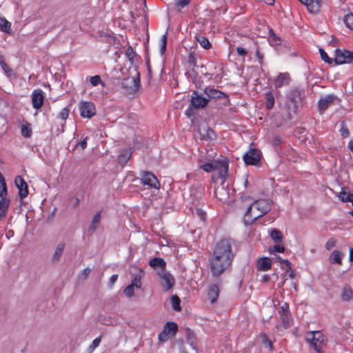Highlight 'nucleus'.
I'll list each match as a JSON object with an SVG mask.
<instances>
[{
  "label": "nucleus",
  "instance_id": "1",
  "mask_svg": "<svg viewBox=\"0 0 353 353\" xmlns=\"http://www.w3.org/2000/svg\"><path fill=\"white\" fill-rule=\"evenodd\" d=\"M271 208L272 201L269 199H259L254 201L245 214V224H251L258 218L267 214Z\"/></svg>",
  "mask_w": 353,
  "mask_h": 353
},
{
  "label": "nucleus",
  "instance_id": "2",
  "mask_svg": "<svg viewBox=\"0 0 353 353\" xmlns=\"http://www.w3.org/2000/svg\"><path fill=\"white\" fill-rule=\"evenodd\" d=\"M216 258H222L225 265H231L234 259V254L232 252L231 243L229 239H222L216 245L213 255Z\"/></svg>",
  "mask_w": 353,
  "mask_h": 353
},
{
  "label": "nucleus",
  "instance_id": "3",
  "mask_svg": "<svg viewBox=\"0 0 353 353\" xmlns=\"http://www.w3.org/2000/svg\"><path fill=\"white\" fill-rule=\"evenodd\" d=\"M209 99L203 97L197 91H193L191 95L190 106L185 110V114L188 117L192 116L194 109L203 108L208 105Z\"/></svg>",
  "mask_w": 353,
  "mask_h": 353
},
{
  "label": "nucleus",
  "instance_id": "4",
  "mask_svg": "<svg viewBox=\"0 0 353 353\" xmlns=\"http://www.w3.org/2000/svg\"><path fill=\"white\" fill-rule=\"evenodd\" d=\"M310 346L316 353H323L327 344L325 336L320 331H310Z\"/></svg>",
  "mask_w": 353,
  "mask_h": 353
},
{
  "label": "nucleus",
  "instance_id": "5",
  "mask_svg": "<svg viewBox=\"0 0 353 353\" xmlns=\"http://www.w3.org/2000/svg\"><path fill=\"white\" fill-rule=\"evenodd\" d=\"M230 265H225V262L222 258H216V256H212L210 261V269L212 274L214 276H219L222 274Z\"/></svg>",
  "mask_w": 353,
  "mask_h": 353
},
{
  "label": "nucleus",
  "instance_id": "6",
  "mask_svg": "<svg viewBox=\"0 0 353 353\" xmlns=\"http://www.w3.org/2000/svg\"><path fill=\"white\" fill-rule=\"evenodd\" d=\"M178 331V325L174 322H167L161 332L159 334V339L161 342H165L170 336H174Z\"/></svg>",
  "mask_w": 353,
  "mask_h": 353
},
{
  "label": "nucleus",
  "instance_id": "7",
  "mask_svg": "<svg viewBox=\"0 0 353 353\" xmlns=\"http://www.w3.org/2000/svg\"><path fill=\"white\" fill-rule=\"evenodd\" d=\"M157 274L161 279V284L164 290L167 292L170 290L175 284V279L173 276L165 270H159Z\"/></svg>",
  "mask_w": 353,
  "mask_h": 353
},
{
  "label": "nucleus",
  "instance_id": "8",
  "mask_svg": "<svg viewBox=\"0 0 353 353\" xmlns=\"http://www.w3.org/2000/svg\"><path fill=\"white\" fill-rule=\"evenodd\" d=\"M80 115L83 118L90 119L96 114L95 105L90 101H82L79 103Z\"/></svg>",
  "mask_w": 353,
  "mask_h": 353
},
{
  "label": "nucleus",
  "instance_id": "9",
  "mask_svg": "<svg viewBox=\"0 0 353 353\" xmlns=\"http://www.w3.org/2000/svg\"><path fill=\"white\" fill-rule=\"evenodd\" d=\"M140 175L142 184L154 189H159V181L153 173L148 171H141Z\"/></svg>",
  "mask_w": 353,
  "mask_h": 353
},
{
  "label": "nucleus",
  "instance_id": "10",
  "mask_svg": "<svg viewBox=\"0 0 353 353\" xmlns=\"http://www.w3.org/2000/svg\"><path fill=\"white\" fill-rule=\"evenodd\" d=\"M334 61L338 65L353 63V52L336 49Z\"/></svg>",
  "mask_w": 353,
  "mask_h": 353
},
{
  "label": "nucleus",
  "instance_id": "11",
  "mask_svg": "<svg viewBox=\"0 0 353 353\" xmlns=\"http://www.w3.org/2000/svg\"><path fill=\"white\" fill-rule=\"evenodd\" d=\"M140 83L139 74H137L135 77H130L124 79L122 81V87L125 88L129 93L132 94L139 90Z\"/></svg>",
  "mask_w": 353,
  "mask_h": 353
},
{
  "label": "nucleus",
  "instance_id": "12",
  "mask_svg": "<svg viewBox=\"0 0 353 353\" xmlns=\"http://www.w3.org/2000/svg\"><path fill=\"white\" fill-rule=\"evenodd\" d=\"M261 159L260 152L255 149H250L244 155L243 160L248 165H256Z\"/></svg>",
  "mask_w": 353,
  "mask_h": 353
},
{
  "label": "nucleus",
  "instance_id": "13",
  "mask_svg": "<svg viewBox=\"0 0 353 353\" xmlns=\"http://www.w3.org/2000/svg\"><path fill=\"white\" fill-rule=\"evenodd\" d=\"M32 107L37 110L40 109L44 101V92L41 89H35L31 95Z\"/></svg>",
  "mask_w": 353,
  "mask_h": 353
},
{
  "label": "nucleus",
  "instance_id": "14",
  "mask_svg": "<svg viewBox=\"0 0 353 353\" xmlns=\"http://www.w3.org/2000/svg\"><path fill=\"white\" fill-rule=\"evenodd\" d=\"M228 172V163L225 161H216V170L213 174V178L225 179Z\"/></svg>",
  "mask_w": 353,
  "mask_h": 353
},
{
  "label": "nucleus",
  "instance_id": "15",
  "mask_svg": "<svg viewBox=\"0 0 353 353\" xmlns=\"http://www.w3.org/2000/svg\"><path fill=\"white\" fill-rule=\"evenodd\" d=\"M203 93L208 97V99H218L228 98V96L225 93L211 86L206 87L203 90Z\"/></svg>",
  "mask_w": 353,
  "mask_h": 353
},
{
  "label": "nucleus",
  "instance_id": "16",
  "mask_svg": "<svg viewBox=\"0 0 353 353\" xmlns=\"http://www.w3.org/2000/svg\"><path fill=\"white\" fill-rule=\"evenodd\" d=\"M14 183L19 189V195L21 199L26 197L28 194V185L21 176H17L15 178Z\"/></svg>",
  "mask_w": 353,
  "mask_h": 353
},
{
  "label": "nucleus",
  "instance_id": "17",
  "mask_svg": "<svg viewBox=\"0 0 353 353\" xmlns=\"http://www.w3.org/2000/svg\"><path fill=\"white\" fill-rule=\"evenodd\" d=\"M290 76L288 72L280 73L274 80V87L280 88L283 85H287L290 83Z\"/></svg>",
  "mask_w": 353,
  "mask_h": 353
},
{
  "label": "nucleus",
  "instance_id": "18",
  "mask_svg": "<svg viewBox=\"0 0 353 353\" xmlns=\"http://www.w3.org/2000/svg\"><path fill=\"white\" fill-rule=\"evenodd\" d=\"M334 99V96L332 94H329L325 96L323 98H321L319 101V109L320 111L323 112L326 110L330 104L333 102Z\"/></svg>",
  "mask_w": 353,
  "mask_h": 353
},
{
  "label": "nucleus",
  "instance_id": "19",
  "mask_svg": "<svg viewBox=\"0 0 353 353\" xmlns=\"http://www.w3.org/2000/svg\"><path fill=\"white\" fill-rule=\"evenodd\" d=\"M148 264L151 268L154 269L159 268L160 270H165L166 267L165 261L163 259L159 257H154L151 259L149 261Z\"/></svg>",
  "mask_w": 353,
  "mask_h": 353
},
{
  "label": "nucleus",
  "instance_id": "20",
  "mask_svg": "<svg viewBox=\"0 0 353 353\" xmlns=\"http://www.w3.org/2000/svg\"><path fill=\"white\" fill-rule=\"evenodd\" d=\"M341 298L342 301L347 302L353 299V291L350 286H343L341 290Z\"/></svg>",
  "mask_w": 353,
  "mask_h": 353
},
{
  "label": "nucleus",
  "instance_id": "21",
  "mask_svg": "<svg viewBox=\"0 0 353 353\" xmlns=\"http://www.w3.org/2000/svg\"><path fill=\"white\" fill-rule=\"evenodd\" d=\"M10 203V201L7 198V196H0V213L1 216H6Z\"/></svg>",
  "mask_w": 353,
  "mask_h": 353
},
{
  "label": "nucleus",
  "instance_id": "22",
  "mask_svg": "<svg viewBox=\"0 0 353 353\" xmlns=\"http://www.w3.org/2000/svg\"><path fill=\"white\" fill-rule=\"evenodd\" d=\"M219 295V289L216 285H212L210 287L208 292V297L212 303H214L217 300Z\"/></svg>",
  "mask_w": 353,
  "mask_h": 353
},
{
  "label": "nucleus",
  "instance_id": "23",
  "mask_svg": "<svg viewBox=\"0 0 353 353\" xmlns=\"http://www.w3.org/2000/svg\"><path fill=\"white\" fill-rule=\"evenodd\" d=\"M271 260L268 257H263L258 260V269L262 271H267L270 269Z\"/></svg>",
  "mask_w": 353,
  "mask_h": 353
},
{
  "label": "nucleus",
  "instance_id": "24",
  "mask_svg": "<svg viewBox=\"0 0 353 353\" xmlns=\"http://www.w3.org/2000/svg\"><path fill=\"white\" fill-rule=\"evenodd\" d=\"M65 244L63 242L59 243L54 250V252L52 255V261L53 262H58L61 256L64 251Z\"/></svg>",
  "mask_w": 353,
  "mask_h": 353
},
{
  "label": "nucleus",
  "instance_id": "25",
  "mask_svg": "<svg viewBox=\"0 0 353 353\" xmlns=\"http://www.w3.org/2000/svg\"><path fill=\"white\" fill-rule=\"evenodd\" d=\"M343 254L339 250H334L330 256L331 263L341 264Z\"/></svg>",
  "mask_w": 353,
  "mask_h": 353
},
{
  "label": "nucleus",
  "instance_id": "26",
  "mask_svg": "<svg viewBox=\"0 0 353 353\" xmlns=\"http://www.w3.org/2000/svg\"><path fill=\"white\" fill-rule=\"evenodd\" d=\"M195 39L203 48L209 50L211 48L212 45L205 37L197 34Z\"/></svg>",
  "mask_w": 353,
  "mask_h": 353
},
{
  "label": "nucleus",
  "instance_id": "27",
  "mask_svg": "<svg viewBox=\"0 0 353 353\" xmlns=\"http://www.w3.org/2000/svg\"><path fill=\"white\" fill-rule=\"evenodd\" d=\"M322 0H310V14H317L320 12Z\"/></svg>",
  "mask_w": 353,
  "mask_h": 353
},
{
  "label": "nucleus",
  "instance_id": "28",
  "mask_svg": "<svg viewBox=\"0 0 353 353\" xmlns=\"http://www.w3.org/2000/svg\"><path fill=\"white\" fill-rule=\"evenodd\" d=\"M143 274V270L142 269H139V274H136L135 276L132 280L131 284L136 288H141V278Z\"/></svg>",
  "mask_w": 353,
  "mask_h": 353
},
{
  "label": "nucleus",
  "instance_id": "29",
  "mask_svg": "<svg viewBox=\"0 0 353 353\" xmlns=\"http://www.w3.org/2000/svg\"><path fill=\"white\" fill-rule=\"evenodd\" d=\"M101 221V212H97L92 218L91 224L89 227L90 232H94L98 228Z\"/></svg>",
  "mask_w": 353,
  "mask_h": 353
},
{
  "label": "nucleus",
  "instance_id": "30",
  "mask_svg": "<svg viewBox=\"0 0 353 353\" xmlns=\"http://www.w3.org/2000/svg\"><path fill=\"white\" fill-rule=\"evenodd\" d=\"M265 107L267 109L270 110L274 105V97L271 92H268L265 95Z\"/></svg>",
  "mask_w": 353,
  "mask_h": 353
},
{
  "label": "nucleus",
  "instance_id": "31",
  "mask_svg": "<svg viewBox=\"0 0 353 353\" xmlns=\"http://www.w3.org/2000/svg\"><path fill=\"white\" fill-rule=\"evenodd\" d=\"M268 41L270 44L273 46L280 45V39L275 34L272 29L270 30Z\"/></svg>",
  "mask_w": 353,
  "mask_h": 353
},
{
  "label": "nucleus",
  "instance_id": "32",
  "mask_svg": "<svg viewBox=\"0 0 353 353\" xmlns=\"http://www.w3.org/2000/svg\"><path fill=\"white\" fill-rule=\"evenodd\" d=\"M216 161H214L212 163H206L205 164L201 165L200 168L206 172H214L216 170Z\"/></svg>",
  "mask_w": 353,
  "mask_h": 353
},
{
  "label": "nucleus",
  "instance_id": "33",
  "mask_svg": "<svg viewBox=\"0 0 353 353\" xmlns=\"http://www.w3.org/2000/svg\"><path fill=\"white\" fill-rule=\"evenodd\" d=\"M8 191L5 179L0 172V196H7Z\"/></svg>",
  "mask_w": 353,
  "mask_h": 353
},
{
  "label": "nucleus",
  "instance_id": "34",
  "mask_svg": "<svg viewBox=\"0 0 353 353\" xmlns=\"http://www.w3.org/2000/svg\"><path fill=\"white\" fill-rule=\"evenodd\" d=\"M171 303H172V307L174 310L177 311V312L181 311V306H180L181 300L179 298V296H177L176 295L172 296Z\"/></svg>",
  "mask_w": 353,
  "mask_h": 353
},
{
  "label": "nucleus",
  "instance_id": "35",
  "mask_svg": "<svg viewBox=\"0 0 353 353\" xmlns=\"http://www.w3.org/2000/svg\"><path fill=\"white\" fill-rule=\"evenodd\" d=\"M280 317L282 321L281 325L284 328H287L290 326L291 317L290 313L280 314Z\"/></svg>",
  "mask_w": 353,
  "mask_h": 353
},
{
  "label": "nucleus",
  "instance_id": "36",
  "mask_svg": "<svg viewBox=\"0 0 353 353\" xmlns=\"http://www.w3.org/2000/svg\"><path fill=\"white\" fill-rule=\"evenodd\" d=\"M0 65L4 72L6 74L7 76L10 77L12 74L13 72L11 68L7 65V63L5 62L3 57H0Z\"/></svg>",
  "mask_w": 353,
  "mask_h": 353
},
{
  "label": "nucleus",
  "instance_id": "37",
  "mask_svg": "<svg viewBox=\"0 0 353 353\" xmlns=\"http://www.w3.org/2000/svg\"><path fill=\"white\" fill-rule=\"evenodd\" d=\"M339 198L342 202H350L353 199V194L341 191L339 192Z\"/></svg>",
  "mask_w": 353,
  "mask_h": 353
},
{
  "label": "nucleus",
  "instance_id": "38",
  "mask_svg": "<svg viewBox=\"0 0 353 353\" xmlns=\"http://www.w3.org/2000/svg\"><path fill=\"white\" fill-rule=\"evenodd\" d=\"M344 23L345 26L353 30V14H347L344 17Z\"/></svg>",
  "mask_w": 353,
  "mask_h": 353
},
{
  "label": "nucleus",
  "instance_id": "39",
  "mask_svg": "<svg viewBox=\"0 0 353 353\" xmlns=\"http://www.w3.org/2000/svg\"><path fill=\"white\" fill-rule=\"evenodd\" d=\"M271 238L276 242H279L282 239V235L279 230L274 229L270 233Z\"/></svg>",
  "mask_w": 353,
  "mask_h": 353
},
{
  "label": "nucleus",
  "instance_id": "40",
  "mask_svg": "<svg viewBox=\"0 0 353 353\" xmlns=\"http://www.w3.org/2000/svg\"><path fill=\"white\" fill-rule=\"evenodd\" d=\"M70 110L68 107L63 108L57 115V118L65 121L69 116Z\"/></svg>",
  "mask_w": 353,
  "mask_h": 353
},
{
  "label": "nucleus",
  "instance_id": "41",
  "mask_svg": "<svg viewBox=\"0 0 353 353\" xmlns=\"http://www.w3.org/2000/svg\"><path fill=\"white\" fill-rule=\"evenodd\" d=\"M90 81L92 86H97L99 84H102L103 86L104 85L103 83L101 81L100 76H99V75H95V76L91 77L90 78Z\"/></svg>",
  "mask_w": 353,
  "mask_h": 353
},
{
  "label": "nucleus",
  "instance_id": "42",
  "mask_svg": "<svg viewBox=\"0 0 353 353\" xmlns=\"http://www.w3.org/2000/svg\"><path fill=\"white\" fill-rule=\"evenodd\" d=\"M188 62L190 66L194 68L196 65V57L194 52H190L188 57Z\"/></svg>",
  "mask_w": 353,
  "mask_h": 353
},
{
  "label": "nucleus",
  "instance_id": "43",
  "mask_svg": "<svg viewBox=\"0 0 353 353\" xmlns=\"http://www.w3.org/2000/svg\"><path fill=\"white\" fill-rule=\"evenodd\" d=\"M21 134L24 137H30L32 134V130L28 125H22Z\"/></svg>",
  "mask_w": 353,
  "mask_h": 353
},
{
  "label": "nucleus",
  "instance_id": "44",
  "mask_svg": "<svg viewBox=\"0 0 353 353\" xmlns=\"http://www.w3.org/2000/svg\"><path fill=\"white\" fill-rule=\"evenodd\" d=\"M0 27L5 32H8L10 28V24L5 19L0 17Z\"/></svg>",
  "mask_w": 353,
  "mask_h": 353
},
{
  "label": "nucleus",
  "instance_id": "45",
  "mask_svg": "<svg viewBox=\"0 0 353 353\" xmlns=\"http://www.w3.org/2000/svg\"><path fill=\"white\" fill-rule=\"evenodd\" d=\"M130 157V154H122L118 157V161L121 165H125Z\"/></svg>",
  "mask_w": 353,
  "mask_h": 353
},
{
  "label": "nucleus",
  "instance_id": "46",
  "mask_svg": "<svg viewBox=\"0 0 353 353\" xmlns=\"http://www.w3.org/2000/svg\"><path fill=\"white\" fill-rule=\"evenodd\" d=\"M134 287L132 286V285H128L125 289H124V294L128 296V297H132L134 294Z\"/></svg>",
  "mask_w": 353,
  "mask_h": 353
},
{
  "label": "nucleus",
  "instance_id": "47",
  "mask_svg": "<svg viewBox=\"0 0 353 353\" xmlns=\"http://www.w3.org/2000/svg\"><path fill=\"white\" fill-rule=\"evenodd\" d=\"M262 339H263V343L264 344V345L266 347H268L269 349L272 350V341L268 338L267 335L266 334H263V336H262Z\"/></svg>",
  "mask_w": 353,
  "mask_h": 353
},
{
  "label": "nucleus",
  "instance_id": "48",
  "mask_svg": "<svg viewBox=\"0 0 353 353\" xmlns=\"http://www.w3.org/2000/svg\"><path fill=\"white\" fill-rule=\"evenodd\" d=\"M336 239L331 238L327 240L326 244H325V248L328 250H330L332 248H334L336 245Z\"/></svg>",
  "mask_w": 353,
  "mask_h": 353
},
{
  "label": "nucleus",
  "instance_id": "49",
  "mask_svg": "<svg viewBox=\"0 0 353 353\" xmlns=\"http://www.w3.org/2000/svg\"><path fill=\"white\" fill-rule=\"evenodd\" d=\"M161 52L163 53L166 49V43H167V37L165 34L163 35L161 39Z\"/></svg>",
  "mask_w": 353,
  "mask_h": 353
},
{
  "label": "nucleus",
  "instance_id": "50",
  "mask_svg": "<svg viewBox=\"0 0 353 353\" xmlns=\"http://www.w3.org/2000/svg\"><path fill=\"white\" fill-rule=\"evenodd\" d=\"M319 51H320L321 59L324 61L329 63H332V59L329 58L327 53L323 50L320 49Z\"/></svg>",
  "mask_w": 353,
  "mask_h": 353
},
{
  "label": "nucleus",
  "instance_id": "51",
  "mask_svg": "<svg viewBox=\"0 0 353 353\" xmlns=\"http://www.w3.org/2000/svg\"><path fill=\"white\" fill-rule=\"evenodd\" d=\"M279 313V314L290 313L289 306L286 303H285L282 306L280 307Z\"/></svg>",
  "mask_w": 353,
  "mask_h": 353
},
{
  "label": "nucleus",
  "instance_id": "52",
  "mask_svg": "<svg viewBox=\"0 0 353 353\" xmlns=\"http://www.w3.org/2000/svg\"><path fill=\"white\" fill-rule=\"evenodd\" d=\"M191 0H178L176 1V6L179 8H183L185 6L188 5Z\"/></svg>",
  "mask_w": 353,
  "mask_h": 353
},
{
  "label": "nucleus",
  "instance_id": "53",
  "mask_svg": "<svg viewBox=\"0 0 353 353\" xmlns=\"http://www.w3.org/2000/svg\"><path fill=\"white\" fill-rule=\"evenodd\" d=\"M340 132L343 137H347L349 135L348 129L343 125L341 126V128L340 129Z\"/></svg>",
  "mask_w": 353,
  "mask_h": 353
},
{
  "label": "nucleus",
  "instance_id": "54",
  "mask_svg": "<svg viewBox=\"0 0 353 353\" xmlns=\"http://www.w3.org/2000/svg\"><path fill=\"white\" fill-rule=\"evenodd\" d=\"M256 58L259 62V63L261 65H262L263 63V54L261 53L260 51H259V48H256Z\"/></svg>",
  "mask_w": 353,
  "mask_h": 353
},
{
  "label": "nucleus",
  "instance_id": "55",
  "mask_svg": "<svg viewBox=\"0 0 353 353\" xmlns=\"http://www.w3.org/2000/svg\"><path fill=\"white\" fill-rule=\"evenodd\" d=\"M236 52H237L238 54L240 56H245L248 53L247 50L245 48H241V47L236 48Z\"/></svg>",
  "mask_w": 353,
  "mask_h": 353
},
{
  "label": "nucleus",
  "instance_id": "56",
  "mask_svg": "<svg viewBox=\"0 0 353 353\" xmlns=\"http://www.w3.org/2000/svg\"><path fill=\"white\" fill-rule=\"evenodd\" d=\"M101 342V337H97L96 338L92 343V345L90 346L92 348H96L97 347L99 346V343Z\"/></svg>",
  "mask_w": 353,
  "mask_h": 353
},
{
  "label": "nucleus",
  "instance_id": "57",
  "mask_svg": "<svg viewBox=\"0 0 353 353\" xmlns=\"http://www.w3.org/2000/svg\"><path fill=\"white\" fill-rule=\"evenodd\" d=\"M280 263L285 266L287 271L291 270L290 263L288 260H285V259L281 260Z\"/></svg>",
  "mask_w": 353,
  "mask_h": 353
},
{
  "label": "nucleus",
  "instance_id": "58",
  "mask_svg": "<svg viewBox=\"0 0 353 353\" xmlns=\"http://www.w3.org/2000/svg\"><path fill=\"white\" fill-rule=\"evenodd\" d=\"M132 54H134L132 48L129 47L126 50V54L129 57L130 59H132L133 58Z\"/></svg>",
  "mask_w": 353,
  "mask_h": 353
},
{
  "label": "nucleus",
  "instance_id": "59",
  "mask_svg": "<svg viewBox=\"0 0 353 353\" xmlns=\"http://www.w3.org/2000/svg\"><path fill=\"white\" fill-rule=\"evenodd\" d=\"M87 139L88 137H85L83 140L79 142V145L81 148L82 150H84L87 147Z\"/></svg>",
  "mask_w": 353,
  "mask_h": 353
},
{
  "label": "nucleus",
  "instance_id": "60",
  "mask_svg": "<svg viewBox=\"0 0 353 353\" xmlns=\"http://www.w3.org/2000/svg\"><path fill=\"white\" fill-rule=\"evenodd\" d=\"M274 250L276 252H283L284 251V247L280 245L274 246Z\"/></svg>",
  "mask_w": 353,
  "mask_h": 353
},
{
  "label": "nucleus",
  "instance_id": "61",
  "mask_svg": "<svg viewBox=\"0 0 353 353\" xmlns=\"http://www.w3.org/2000/svg\"><path fill=\"white\" fill-rule=\"evenodd\" d=\"M118 279V275L117 274H113L111 276V277L110 278V284L111 285H114V283L116 282V281Z\"/></svg>",
  "mask_w": 353,
  "mask_h": 353
},
{
  "label": "nucleus",
  "instance_id": "62",
  "mask_svg": "<svg viewBox=\"0 0 353 353\" xmlns=\"http://www.w3.org/2000/svg\"><path fill=\"white\" fill-rule=\"evenodd\" d=\"M300 3L304 5L309 10V0H299Z\"/></svg>",
  "mask_w": 353,
  "mask_h": 353
},
{
  "label": "nucleus",
  "instance_id": "63",
  "mask_svg": "<svg viewBox=\"0 0 353 353\" xmlns=\"http://www.w3.org/2000/svg\"><path fill=\"white\" fill-rule=\"evenodd\" d=\"M197 214H199V216L201 217V219H205V214L202 212L201 210H197Z\"/></svg>",
  "mask_w": 353,
  "mask_h": 353
},
{
  "label": "nucleus",
  "instance_id": "64",
  "mask_svg": "<svg viewBox=\"0 0 353 353\" xmlns=\"http://www.w3.org/2000/svg\"><path fill=\"white\" fill-rule=\"evenodd\" d=\"M350 261H353V248H350Z\"/></svg>",
  "mask_w": 353,
  "mask_h": 353
}]
</instances>
